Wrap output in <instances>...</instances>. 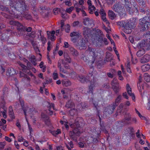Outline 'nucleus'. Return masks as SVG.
I'll use <instances>...</instances> for the list:
<instances>
[{
	"instance_id": "1",
	"label": "nucleus",
	"mask_w": 150,
	"mask_h": 150,
	"mask_svg": "<svg viewBox=\"0 0 150 150\" xmlns=\"http://www.w3.org/2000/svg\"><path fill=\"white\" fill-rule=\"evenodd\" d=\"M10 5L12 10L13 9L14 10L20 12L21 14L27 9L25 3L22 0H13L11 1Z\"/></svg>"
},
{
	"instance_id": "2",
	"label": "nucleus",
	"mask_w": 150,
	"mask_h": 150,
	"mask_svg": "<svg viewBox=\"0 0 150 150\" xmlns=\"http://www.w3.org/2000/svg\"><path fill=\"white\" fill-rule=\"evenodd\" d=\"M69 125L71 128H74L73 132L70 131L69 133L70 136L74 140L76 136H79L81 133L79 129L80 126L78 120L76 119L74 123H70Z\"/></svg>"
},
{
	"instance_id": "3",
	"label": "nucleus",
	"mask_w": 150,
	"mask_h": 150,
	"mask_svg": "<svg viewBox=\"0 0 150 150\" xmlns=\"http://www.w3.org/2000/svg\"><path fill=\"white\" fill-rule=\"evenodd\" d=\"M150 16H145L139 20V24L141 31H144L147 30L150 25Z\"/></svg>"
},
{
	"instance_id": "4",
	"label": "nucleus",
	"mask_w": 150,
	"mask_h": 150,
	"mask_svg": "<svg viewBox=\"0 0 150 150\" xmlns=\"http://www.w3.org/2000/svg\"><path fill=\"white\" fill-rule=\"evenodd\" d=\"M95 35V39L98 41V44L100 46H103L104 43L106 45H108V42L107 39L105 38H103V34L100 30H97Z\"/></svg>"
},
{
	"instance_id": "5",
	"label": "nucleus",
	"mask_w": 150,
	"mask_h": 150,
	"mask_svg": "<svg viewBox=\"0 0 150 150\" xmlns=\"http://www.w3.org/2000/svg\"><path fill=\"white\" fill-rule=\"evenodd\" d=\"M87 52L90 57L92 58L91 63H94L96 58L97 56V52L94 49L91 47H89L87 50L85 52Z\"/></svg>"
},
{
	"instance_id": "6",
	"label": "nucleus",
	"mask_w": 150,
	"mask_h": 150,
	"mask_svg": "<svg viewBox=\"0 0 150 150\" xmlns=\"http://www.w3.org/2000/svg\"><path fill=\"white\" fill-rule=\"evenodd\" d=\"M125 2V7L127 11L130 14H133L134 11L133 8L131 7V3L129 2L128 1L126 0H123Z\"/></svg>"
},
{
	"instance_id": "7",
	"label": "nucleus",
	"mask_w": 150,
	"mask_h": 150,
	"mask_svg": "<svg viewBox=\"0 0 150 150\" xmlns=\"http://www.w3.org/2000/svg\"><path fill=\"white\" fill-rule=\"evenodd\" d=\"M83 23L85 25L87 26H93L94 25L93 20L88 17L85 18L83 19Z\"/></svg>"
},
{
	"instance_id": "8",
	"label": "nucleus",
	"mask_w": 150,
	"mask_h": 150,
	"mask_svg": "<svg viewBox=\"0 0 150 150\" xmlns=\"http://www.w3.org/2000/svg\"><path fill=\"white\" fill-rule=\"evenodd\" d=\"M70 36L72 37L71 39V41L75 42L79 37V34L78 32H73L70 33Z\"/></svg>"
},
{
	"instance_id": "9",
	"label": "nucleus",
	"mask_w": 150,
	"mask_h": 150,
	"mask_svg": "<svg viewBox=\"0 0 150 150\" xmlns=\"http://www.w3.org/2000/svg\"><path fill=\"white\" fill-rule=\"evenodd\" d=\"M88 54L87 52H85L83 54L81 57V59L87 62H91V57L89 56L88 57Z\"/></svg>"
},
{
	"instance_id": "10",
	"label": "nucleus",
	"mask_w": 150,
	"mask_h": 150,
	"mask_svg": "<svg viewBox=\"0 0 150 150\" xmlns=\"http://www.w3.org/2000/svg\"><path fill=\"white\" fill-rule=\"evenodd\" d=\"M149 59V54H146L141 58L140 62L141 63L144 64L148 62Z\"/></svg>"
},
{
	"instance_id": "11",
	"label": "nucleus",
	"mask_w": 150,
	"mask_h": 150,
	"mask_svg": "<svg viewBox=\"0 0 150 150\" xmlns=\"http://www.w3.org/2000/svg\"><path fill=\"white\" fill-rule=\"evenodd\" d=\"M78 79L82 83H85V82L89 81L88 76H86V77H85L84 76H79Z\"/></svg>"
},
{
	"instance_id": "12",
	"label": "nucleus",
	"mask_w": 150,
	"mask_h": 150,
	"mask_svg": "<svg viewBox=\"0 0 150 150\" xmlns=\"http://www.w3.org/2000/svg\"><path fill=\"white\" fill-rule=\"evenodd\" d=\"M112 9L115 11L118 12L121 11L122 6L119 4H115L114 5Z\"/></svg>"
},
{
	"instance_id": "13",
	"label": "nucleus",
	"mask_w": 150,
	"mask_h": 150,
	"mask_svg": "<svg viewBox=\"0 0 150 150\" xmlns=\"http://www.w3.org/2000/svg\"><path fill=\"white\" fill-rule=\"evenodd\" d=\"M19 25L20 26L17 28V29L18 30L19 33L21 35H24L25 33V27L21 24L19 26Z\"/></svg>"
},
{
	"instance_id": "14",
	"label": "nucleus",
	"mask_w": 150,
	"mask_h": 150,
	"mask_svg": "<svg viewBox=\"0 0 150 150\" xmlns=\"http://www.w3.org/2000/svg\"><path fill=\"white\" fill-rule=\"evenodd\" d=\"M20 77H23L22 79L23 81H25V80H26L27 81H29L30 80V78L26 74H24V73L21 71L20 72Z\"/></svg>"
},
{
	"instance_id": "15",
	"label": "nucleus",
	"mask_w": 150,
	"mask_h": 150,
	"mask_svg": "<svg viewBox=\"0 0 150 150\" xmlns=\"http://www.w3.org/2000/svg\"><path fill=\"white\" fill-rule=\"evenodd\" d=\"M16 73V71L13 68H9L6 72V75L10 76Z\"/></svg>"
},
{
	"instance_id": "16",
	"label": "nucleus",
	"mask_w": 150,
	"mask_h": 150,
	"mask_svg": "<svg viewBox=\"0 0 150 150\" xmlns=\"http://www.w3.org/2000/svg\"><path fill=\"white\" fill-rule=\"evenodd\" d=\"M42 117L44 119V121L46 124L47 125H49L50 124V120L49 119V117L43 114H42Z\"/></svg>"
},
{
	"instance_id": "17",
	"label": "nucleus",
	"mask_w": 150,
	"mask_h": 150,
	"mask_svg": "<svg viewBox=\"0 0 150 150\" xmlns=\"http://www.w3.org/2000/svg\"><path fill=\"white\" fill-rule=\"evenodd\" d=\"M137 47L139 48L143 49V48L146 46V44H145V41L144 40L141 41L137 45Z\"/></svg>"
},
{
	"instance_id": "18",
	"label": "nucleus",
	"mask_w": 150,
	"mask_h": 150,
	"mask_svg": "<svg viewBox=\"0 0 150 150\" xmlns=\"http://www.w3.org/2000/svg\"><path fill=\"white\" fill-rule=\"evenodd\" d=\"M48 107L49 108V110L50 111V114L51 115L52 114L53 112L51 110V109L52 108L53 110H56V109L54 108V104L53 103H48Z\"/></svg>"
},
{
	"instance_id": "19",
	"label": "nucleus",
	"mask_w": 150,
	"mask_h": 150,
	"mask_svg": "<svg viewBox=\"0 0 150 150\" xmlns=\"http://www.w3.org/2000/svg\"><path fill=\"white\" fill-rule=\"evenodd\" d=\"M69 50L71 54L73 56H77L79 54V53L73 47H70Z\"/></svg>"
},
{
	"instance_id": "20",
	"label": "nucleus",
	"mask_w": 150,
	"mask_h": 150,
	"mask_svg": "<svg viewBox=\"0 0 150 150\" xmlns=\"http://www.w3.org/2000/svg\"><path fill=\"white\" fill-rule=\"evenodd\" d=\"M113 56L112 54L109 52H107L106 53V61L109 62L113 60Z\"/></svg>"
},
{
	"instance_id": "21",
	"label": "nucleus",
	"mask_w": 150,
	"mask_h": 150,
	"mask_svg": "<svg viewBox=\"0 0 150 150\" xmlns=\"http://www.w3.org/2000/svg\"><path fill=\"white\" fill-rule=\"evenodd\" d=\"M141 68L142 71L145 72L150 69V66L148 64H145L142 66Z\"/></svg>"
},
{
	"instance_id": "22",
	"label": "nucleus",
	"mask_w": 150,
	"mask_h": 150,
	"mask_svg": "<svg viewBox=\"0 0 150 150\" xmlns=\"http://www.w3.org/2000/svg\"><path fill=\"white\" fill-rule=\"evenodd\" d=\"M9 115L10 117L13 119L15 118L14 114L12 109V107L10 106L8 108Z\"/></svg>"
},
{
	"instance_id": "23",
	"label": "nucleus",
	"mask_w": 150,
	"mask_h": 150,
	"mask_svg": "<svg viewBox=\"0 0 150 150\" xmlns=\"http://www.w3.org/2000/svg\"><path fill=\"white\" fill-rule=\"evenodd\" d=\"M112 88L116 93L119 92L121 88L118 85H112Z\"/></svg>"
},
{
	"instance_id": "24",
	"label": "nucleus",
	"mask_w": 150,
	"mask_h": 150,
	"mask_svg": "<svg viewBox=\"0 0 150 150\" xmlns=\"http://www.w3.org/2000/svg\"><path fill=\"white\" fill-rule=\"evenodd\" d=\"M108 13L110 18L111 20L114 19L116 16L115 13L112 11L109 10Z\"/></svg>"
},
{
	"instance_id": "25",
	"label": "nucleus",
	"mask_w": 150,
	"mask_h": 150,
	"mask_svg": "<svg viewBox=\"0 0 150 150\" xmlns=\"http://www.w3.org/2000/svg\"><path fill=\"white\" fill-rule=\"evenodd\" d=\"M29 59L30 61H31L34 65H36V63L35 62L36 59L34 55H32L30 56Z\"/></svg>"
},
{
	"instance_id": "26",
	"label": "nucleus",
	"mask_w": 150,
	"mask_h": 150,
	"mask_svg": "<svg viewBox=\"0 0 150 150\" xmlns=\"http://www.w3.org/2000/svg\"><path fill=\"white\" fill-rule=\"evenodd\" d=\"M145 51L144 49L139 50L137 53V55L138 57H141L145 53Z\"/></svg>"
},
{
	"instance_id": "27",
	"label": "nucleus",
	"mask_w": 150,
	"mask_h": 150,
	"mask_svg": "<svg viewBox=\"0 0 150 150\" xmlns=\"http://www.w3.org/2000/svg\"><path fill=\"white\" fill-rule=\"evenodd\" d=\"M144 79L147 82L150 81V75L147 73H145L144 75Z\"/></svg>"
},
{
	"instance_id": "28",
	"label": "nucleus",
	"mask_w": 150,
	"mask_h": 150,
	"mask_svg": "<svg viewBox=\"0 0 150 150\" xmlns=\"http://www.w3.org/2000/svg\"><path fill=\"white\" fill-rule=\"evenodd\" d=\"M95 7L93 5L88 6L89 12L91 14L93 13V11H95Z\"/></svg>"
},
{
	"instance_id": "29",
	"label": "nucleus",
	"mask_w": 150,
	"mask_h": 150,
	"mask_svg": "<svg viewBox=\"0 0 150 150\" xmlns=\"http://www.w3.org/2000/svg\"><path fill=\"white\" fill-rule=\"evenodd\" d=\"M139 3V5L143 7H145L146 1L144 0H136Z\"/></svg>"
},
{
	"instance_id": "30",
	"label": "nucleus",
	"mask_w": 150,
	"mask_h": 150,
	"mask_svg": "<svg viewBox=\"0 0 150 150\" xmlns=\"http://www.w3.org/2000/svg\"><path fill=\"white\" fill-rule=\"evenodd\" d=\"M32 109L30 108H29L28 107L27 108L26 110H24V113L25 115V118L26 119V113H31V112L32 111ZM26 120L27 121V119H26Z\"/></svg>"
},
{
	"instance_id": "31",
	"label": "nucleus",
	"mask_w": 150,
	"mask_h": 150,
	"mask_svg": "<svg viewBox=\"0 0 150 150\" xmlns=\"http://www.w3.org/2000/svg\"><path fill=\"white\" fill-rule=\"evenodd\" d=\"M69 112L71 115L73 116L77 113V110L76 109H75V108H72L70 110Z\"/></svg>"
},
{
	"instance_id": "32",
	"label": "nucleus",
	"mask_w": 150,
	"mask_h": 150,
	"mask_svg": "<svg viewBox=\"0 0 150 150\" xmlns=\"http://www.w3.org/2000/svg\"><path fill=\"white\" fill-rule=\"evenodd\" d=\"M22 16L27 19H30L31 18V16L30 14L27 13H25L22 14Z\"/></svg>"
},
{
	"instance_id": "33",
	"label": "nucleus",
	"mask_w": 150,
	"mask_h": 150,
	"mask_svg": "<svg viewBox=\"0 0 150 150\" xmlns=\"http://www.w3.org/2000/svg\"><path fill=\"white\" fill-rule=\"evenodd\" d=\"M74 103H72L71 101H68L66 105V107L68 108H71L73 107Z\"/></svg>"
},
{
	"instance_id": "34",
	"label": "nucleus",
	"mask_w": 150,
	"mask_h": 150,
	"mask_svg": "<svg viewBox=\"0 0 150 150\" xmlns=\"http://www.w3.org/2000/svg\"><path fill=\"white\" fill-rule=\"evenodd\" d=\"M64 58L65 61L69 63H70L71 62V60L70 57L67 54H64Z\"/></svg>"
},
{
	"instance_id": "35",
	"label": "nucleus",
	"mask_w": 150,
	"mask_h": 150,
	"mask_svg": "<svg viewBox=\"0 0 150 150\" xmlns=\"http://www.w3.org/2000/svg\"><path fill=\"white\" fill-rule=\"evenodd\" d=\"M105 114L108 113V114H110L113 113V111L111 110V109L109 108H106L105 110Z\"/></svg>"
},
{
	"instance_id": "36",
	"label": "nucleus",
	"mask_w": 150,
	"mask_h": 150,
	"mask_svg": "<svg viewBox=\"0 0 150 150\" xmlns=\"http://www.w3.org/2000/svg\"><path fill=\"white\" fill-rule=\"evenodd\" d=\"M81 107L79 108V109L81 110H83L84 109H85L87 106L84 103H81Z\"/></svg>"
},
{
	"instance_id": "37",
	"label": "nucleus",
	"mask_w": 150,
	"mask_h": 150,
	"mask_svg": "<svg viewBox=\"0 0 150 150\" xmlns=\"http://www.w3.org/2000/svg\"><path fill=\"white\" fill-rule=\"evenodd\" d=\"M89 29L88 28L84 27L83 28V33L84 35H86L88 33Z\"/></svg>"
},
{
	"instance_id": "38",
	"label": "nucleus",
	"mask_w": 150,
	"mask_h": 150,
	"mask_svg": "<svg viewBox=\"0 0 150 150\" xmlns=\"http://www.w3.org/2000/svg\"><path fill=\"white\" fill-rule=\"evenodd\" d=\"M126 88L128 94L129 95L132 93V89L129 86V85H127L126 86Z\"/></svg>"
},
{
	"instance_id": "39",
	"label": "nucleus",
	"mask_w": 150,
	"mask_h": 150,
	"mask_svg": "<svg viewBox=\"0 0 150 150\" xmlns=\"http://www.w3.org/2000/svg\"><path fill=\"white\" fill-rule=\"evenodd\" d=\"M35 33L34 31H33L30 33L28 34V36L33 38H34L35 37Z\"/></svg>"
},
{
	"instance_id": "40",
	"label": "nucleus",
	"mask_w": 150,
	"mask_h": 150,
	"mask_svg": "<svg viewBox=\"0 0 150 150\" xmlns=\"http://www.w3.org/2000/svg\"><path fill=\"white\" fill-rule=\"evenodd\" d=\"M20 65L22 68V71H23L26 72V70L28 69V68L23 64L20 63Z\"/></svg>"
},
{
	"instance_id": "41",
	"label": "nucleus",
	"mask_w": 150,
	"mask_h": 150,
	"mask_svg": "<svg viewBox=\"0 0 150 150\" xmlns=\"http://www.w3.org/2000/svg\"><path fill=\"white\" fill-rule=\"evenodd\" d=\"M121 74L122 72L121 71H117V74L119 76V79L120 80H123V78Z\"/></svg>"
},
{
	"instance_id": "42",
	"label": "nucleus",
	"mask_w": 150,
	"mask_h": 150,
	"mask_svg": "<svg viewBox=\"0 0 150 150\" xmlns=\"http://www.w3.org/2000/svg\"><path fill=\"white\" fill-rule=\"evenodd\" d=\"M74 8V7L73 6H71L69 8H67L66 9V11L68 13H70L72 12V11L73 10Z\"/></svg>"
},
{
	"instance_id": "43",
	"label": "nucleus",
	"mask_w": 150,
	"mask_h": 150,
	"mask_svg": "<svg viewBox=\"0 0 150 150\" xmlns=\"http://www.w3.org/2000/svg\"><path fill=\"white\" fill-rule=\"evenodd\" d=\"M124 28V29H131V26L128 22H126Z\"/></svg>"
},
{
	"instance_id": "44",
	"label": "nucleus",
	"mask_w": 150,
	"mask_h": 150,
	"mask_svg": "<svg viewBox=\"0 0 150 150\" xmlns=\"http://www.w3.org/2000/svg\"><path fill=\"white\" fill-rule=\"evenodd\" d=\"M126 23L125 21H122L118 22L117 23V24L120 27H124Z\"/></svg>"
},
{
	"instance_id": "45",
	"label": "nucleus",
	"mask_w": 150,
	"mask_h": 150,
	"mask_svg": "<svg viewBox=\"0 0 150 150\" xmlns=\"http://www.w3.org/2000/svg\"><path fill=\"white\" fill-rule=\"evenodd\" d=\"M63 84H69L71 83L70 82L68 79H65L62 81Z\"/></svg>"
},
{
	"instance_id": "46",
	"label": "nucleus",
	"mask_w": 150,
	"mask_h": 150,
	"mask_svg": "<svg viewBox=\"0 0 150 150\" xmlns=\"http://www.w3.org/2000/svg\"><path fill=\"white\" fill-rule=\"evenodd\" d=\"M122 98V97L121 95H119L117 98L115 100V102L116 103H118L120 102V101L121 100Z\"/></svg>"
},
{
	"instance_id": "47",
	"label": "nucleus",
	"mask_w": 150,
	"mask_h": 150,
	"mask_svg": "<svg viewBox=\"0 0 150 150\" xmlns=\"http://www.w3.org/2000/svg\"><path fill=\"white\" fill-rule=\"evenodd\" d=\"M9 23L11 25H15L17 24L18 26H19V25H20V23L18 22H16L13 21H10Z\"/></svg>"
},
{
	"instance_id": "48",
	"label": "nucleus",
	"mask_w": 150,
	"mask_h": 150,
	"mask_svg": "<svg viewBox=\"0 0 150 150\" xmlns=\"http://www.w3.org/2000/svg\"><path fill=\"white\" fill-rule=\"evenodd\" d=\"M105 16H101V19L104 22H105L106 24H109V22L107 20Z\"/></svg>"
},
{
	"instance_id": "49",
	"label": "nucleus",
	"mask_w": 150,
	"mask_h": 150,
	"mask_svg": "<svg viewBox=\"0 0 150 150\" xmlns=\"http://www.w3.org/2000/svg\"><path fill=\"white\" fill-rule=\"evenodd\" d=\"M124 32L128 34L132 32L131 29H124Z\"/></svg>"
},
{
	"instance_id": "50",
	"label": "nucleus",
	"mask_w": 150,
	"mask_h": 150,
	"mask_svg": "<svg viewBox=\"0 0 150 150\" xmlns=\"http://www.w3.org/2000/svg\"><path fill=\"white\" fill-rule=\"evenodd\" d=\"M43 62H41L39 65V66L40 68L42 69L43 71H45V70L46 67H45L43 66Z\"/></svg>"
},
{
	"instance_id": "51",
	"label": "nucleus",
	"mask_w": 150,
	"mask_h": 150,
	"mask_svg": "<svg viewBox=\"0 0 150 150\" xmlns=\"http://www.w3.org/2000/svg\"><path fill=\"white\" fill-rule=\"evenodd\" d=\"M61 133V132L59 129H58L56 131H54L53 133V134L55 136Z\"/></svg>"
},
{
	"instance_id": "52",
	"label": "nucleus",
	"mask_w": 150,
	"mask_h": 150,
	"mask_svg": "<svg viewBox=\"0 0 150 150\" xmlns=\"http://www.w3.org/2000/svg\"><path fill=\"white\" fill-rule=\"evenodd\" d=\"M40 38L42 44H45L46 43V38L43 36H42V35L40 36Z\"/></svg>"
},
{
	"instance_id": "53",
	"label": "nucleus",
	"mask_w": 150,
	"mask_h": 150,
	"mask_svg": "<svg viewBox=\"0 0 150 150\" xmlns=\"http://www.w3.org/2000/svg\"><path fill=\"white\" fill-rule=\"evenodd\" d=\"M127 130L128 131V133L131 134L132 133L134 132L133 129L132 127L128 128Z\"/></svg>"
},
{
	"instance_id": "54",
	"label": "nucleus",
	"mask_w": 150,
	"mask_h": 150,
	"mask_svg": "<svg viewBox=\"0 0 150 150\" xmlns=\"http://www.w3.org/2000/svg\"><path fill=\"white\" fill-rule=\"evenodd\" d=\"M53 79L54 80L58 78V75L56 71L54 72L53 74Z\"/></svg>"
},
{
	"instance_id": "55",
	"label": "nucleus",
	"mask_w": 150,
	"mask_h": 150,
	"mask_svg": "<svg viewBox=\"0 0 150 150\" xmlns=\"http://www.w3.org/2000/svg\"><path fill=\"white\" fill-rule=\"evenodd\" d=\"M79 23V22L78 21H75L73 23V26L74 27L77 26Z\"/></svg>"
},
{
	"instance_id": "56",
	"label": "nucleus",
	"mask_w": 150,
	"mask_h": 150,
	"mask_svg": "<svg viewBox=\"0 0 150 150\" xmlns=\"http://www.w3.org/2000/svg\"><path fill=\"white\" fill-rule=\"evenodd\" d=\"M122 96L124 98L127 99H128L129 98V97L127 96V92H125L123 93Z\"/></svg>"
},
{
	"instance_id": "57",
	"label": "nucleus",
	"mask_w": 150,
	"mask_h": 150,
	"mask_svg": "<svg viewBox=\"0 0 150 150\" xmlns=\"http://www.w3.org/2000/svg\"><path fill=\"white\" fill-rule=\"evenodd\" d=\"M100 13L101 15V16H106V13L103 9L101 8L100 9Z\"/></svg>"
},
{
	"instance_id": "58",
	"label": "nucleus",
	"mask_w": 150,
	"mask_h": 150,
	"mask_svg": "<svg viewBox=\"0 0 150 150\" xmlns=\"http://www.w3.org/2000/svg\"><path fill=\"white\" fill-rule=\"evenodd\" d=\"M66 27L67 28V29H65L66 32L67 33H69L70 30V26L69 24H67L66 25Z\"/></svg>"
},
{
	"instance_id": "59",
	"label": "nucleus",
	"mask_w": 150,
	"mask_h": 150,
	"mask_svg": "<svg viewBox=\"0 0 150 150\" xmlns=\"http://www.w3.org/2000/svg\"><path fill=\"white\" fill-rule=\"evenodd\" d=\"M48 46L47 47V50L49 52L51 50V45L50 44V42H48L47 43Z\"/></svg>"
},
{
	"instance_id": "60",
	"label": "nucleus",
	"mask_w": 150,
	"mask_h": 150,
	"mask_svg": "<svg viewBox=\"0 0 150 150\" xmlns=\"http://www.w3.org/2000/svg\"><path fill=\"white\" fill-rule=\"evenodd\" d=\"M24 139L22 137L19 136L18 137V141L20 142H23Z\"/></svg>"
},
{
	"instance_id": "61",
	"label": "nucleus",
	"mask_w": 150,
	"mask_h": 150,
	"mask_svg": "<svg viewBox=\"0 0 150 150\" xmlns=\"http://www.w3.org/2000/svg\"><path fill=\"white\" fill-rule=\"evenodd\" d=\"M146 109L150 110V100H149L147 104Z\"/></svg>"
},
{
	"instance_id": "62",
	"label": "nucleus",
	"mask_w": 150,
	"mask_h": 150,
	"mask_svg": "<svg viewBox=\"0 0 150 150\" xmlns=\"http://www.w3.org/2000/svg\"><path fill=\"white\" fill-rule=\"evenodd\" d=\"M59 11V9L57 8H55L53 9V12L55 14H57L58 13V11Z\"/></svg>"
},
{
	"instance_id": "63",
	"label": "nucleus",
	"mask_w": 150,
	"mask_h": 150,
	"mask_svg": "<svg viewBox=\"0 0 150 150\" xmlns=\"http://www.w3.org/2000/svg\"><path fill=\"white\" fill-rule=\"evenodd\" d=\"M107 2L108 4H112L115 2L113 0H107Z\"/></svg>"
},
{
	"instance_id": "64",
	"label": "nucleus",
	"mask_w": 150,
	"mask_h": 150,
	"mask_svg": "<svg viewBox=\"0 0 150 150\" xmlns=\"http://www.w3.org/2000/svg\"><path fill=\"white\" fill-rule=\"evenodd\" d=\"M135 147L136 150H142L139 146L137 144H135Z\"/></svg>"
}]
</instances>
